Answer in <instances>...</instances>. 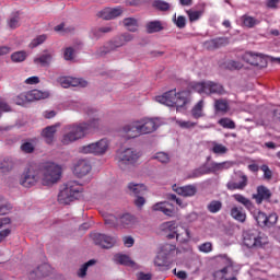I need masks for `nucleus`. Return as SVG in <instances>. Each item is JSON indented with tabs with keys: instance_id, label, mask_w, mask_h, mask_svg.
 <instances>
[{
	"instance_id": "1",
	"label": "nucleus",
	"mask_w": 280,
	"mask_h": 280,
	"mask_svg": "<svg viewBox=\"0 0 280 280\" xmlns=\"http://www.w3.org/2000/svg\"><path fill=\"white\" fill-rule=\"evenodd\" d=\"M101 124L100 118H92L88 122L66 126V132L61 138L62 145H70V143H75L79 139H84L91 130H97Z\"/></svg>"
},
{
	"instance_id": "2",
	"label": "nucleus",
	"mask_w": 280,
	"mask_h": 280,
	"mask_svg": "<svg viewBox=\"0 0 280 280\" xmlns=\"http://www.w3.org/2000/svg\"><path fill=\"white\" fill-rule=\"evenodd\" d=\"M60 176H62V167L54 162H47L43 167L42 184L46 187L56 185Z\"/></svg>"
},
{
	"instance_id": "3",
	"label": "nucleus",
	"mask_w": 280,
	"mask_h": 280,
	"mask_svg": "<svg viewBox=\"0 0 280 280\" xmlns=\"http://www.w3.org/2000/svg\"><path fill=\"white\" fill-rule=\"evenodd\" d=\"M243 244L247 248H264L267 241L264 238V234L257 229H249L243 232Z\"/></svg>"
},
{
	"instance_id": "4",
	"label": "nucleus",
	"mask_w": 280,
	"mask_h": 280,
	"mask_svg": "<svg viewBox=\"0 0 280 280\" xmlns=\"http://www.w3.org/2000/svg\"><path fill=\"white\" fill-rule=\"evenodd\" d=\"M80 184L78 182H68L58 195L60 205H71L80 196Z\"/></svg>"
},
{
	"instance_id": "5",
	"label": "nucleus",
	"mask_w": 280,
	"mask_h": 280,
	"mask_svg": "<svg viewBox=\"0 0 280 280\" xmlns=\"http://www.w3.org/2000/svg\"><path fill=\"white\" fill-rule=\"evenodd\" d=\"M139 159H141V152L132 148L126 149L118 154V167L126 172V170L135 167L139 163Z\"/></svg>"
},
{
	"instance_id": "6",
	"label": "nucleus",
	"mask_w": 280,
	"mask_h": 280,
	"mask_svg": "<svg viewBox=\"0 0 280 280\" xmlns=\"http://www.w3.org/2000/svg\"><path fill=\"white\" fill-rule=\"evenodd\" d=\"M109 145L110 142L108 139L104 138L96 142L81 147L80 152H82V154H94V156H102L108 152Z\"/></svg>"
},
{
	"instance_id": "7",
	"label": "nucleus",
	"mask_w": 280,
	"mask_h": 280,
	"mask_svg": "<svg viewBox=\"0 0 280 280\" xmlns=\"http://www.w3.org/2000/svg\"><path fill=\"white\" fill-rule=\"evenodd\" d=\"M47 97H49V94L47 92H43L39 90H32L30 92L22 93V94L15 96L14 103L18 106H25V104H27L30 102H36L38 100H45Z\"/></svg>"
},
{
	"instance_id": "8",
	"label": "nucleus",
	"mask_w": 280,
	"mask_h": 280,
	"mask_svg": "<svg viewBox=\"0 0 280 280\" xmlns=\"http://www.w3.org/2000/svg\"><path fill=\"white\" fill-rule=\"evenodd\" d=\"M40 179V171L36 168V166H28L27 168L24 170L20 177V185L22 187H34L36 183Z\"/></svg>"
},
{
	"instance_id": "9",
	"label": "nucleus",
	"mask_w": 280,
	"mask_h": 280,
	"mask_svg": "<svg viewBox=\"0 0 280 280\" xmlns=\"http://www.w3.org/2000/svg\"><path fill=\"white\" fill-rule=\"evenodd\" d=\"M254 219L256 220L258 226H267L268 229H270L275 226V224H277V222L279 221V215L277 214V212H272L267 215L266 212H261L260 210H258L256 213H254Z\"/></svg>"
},
{
	"instance_id": "10",
	"label": "nucleus",
	"mask_w": 280,
	"mask_h": 280,
	"mask_svg": "<svg viewBox=\"0 0 280 280\" xmlns=\"http://www.w3.org/2000/svg\"><path fill=\"white\" fill-rule=\"evenodd\" d=\"M119 47H124V42L120 35L115 37L114 39L108 40L107 43H105V45L98 47L96 50V56H100L102 58L104 56H107V54L117 51Z\"/></svg>"
},
{
	"instance_id": "11",
	"label": "nucleus",
	"mask_w": 280,
	"mask_h": 280,
	"mask_svg": "<svg viewBox=\"0 0 280 280\" xmlns=\"http://www.w3.org/2000/svg\"><path fill=\"white\" fill-rule=\"evenodd\" d=\"M93 243L95 246H100L101 248H113L115 244H117V238L115 236L102 234V233H93L91 234Z\"/></svg>"
},
{
	"instance_id": "12",
	"label": "nucleus",
	"mask_w": 280,
	"mask_h": 280,
	"mask_svg": "<svg viewBox=\"0 0 280 280\" xmlns=\"http://www.w3.org/2000/svg\"><path fill=\"white\" fill-rule=\"evenodd\" d=\"M242 60L247 62V65H252L253 67H259L264 69V67L268 66V61L266 60L265 56L261 54H255L253 51H247L242 56Z\"/></svg>"
},
{
	"instance_id": "13",
	"label": "nucleus",
	"mask_w": 280,
	"mask_h": 280,
	"mask_svg": "<svg viewBox=\"0 0 280 280\" xmlns=\"http://www.w3.org/2000/svg\"><path fill=\"white\" fill-rule=\"evenodd\" d=\"M252 198L255 200L256 205H261V202H268V200L272 198V192L268 187L260 185L256 188V194H253Z\"/></svg>"
},
{
	"instance_id": "14",
	"label": "nucleus",
	"mask_w": 280,
	"mask_h": 280,
	"mask_svg": "<svg viewBox=\"0 0 280 280\" xmlns=\"http://www.w3.org/2000/svg\"><path fill=\"white\" fill-rule=\"evenodd\" d=\"M138 128L140 129V135H150L159 128L156 121L152 118H145L138 120Z\"/></svg>"
},
{
	"instance_id": "15",
	"label": "nucleus",
	"mask_w": 280,
	"mask_h": 280,
	"mask_svg": "<svg viewBox=\"0 0 280 280\" xmlns=\"http://www.w3.org/2000/svg\"><path fill=\"white\" fill-rule=\"evenodd\" d=\"M121 14H124V10L121 9V7H117V8H106L103 11L98 12L97 16H100V19H103L104 21H112V19H117V16H121Z\"/></svg>"
},
{
	"instance_id": "16",
	"label": "nucleus",
	"mask_w": 280,
	"mask_h": 280,
	"mask_svg": "<svg viewBox=\"0 0 280 280\" xmlns=\"http://www.w3.org/2000/svg\"><path fill=\"white\" fill-rule=\"evenodd\" d=\"M173 191L178 194V196H184V198H191L198 194V188L195 185H186L178 187L176 184L173 185Z\"/></svg>"
},
{
	"instance_id": "17",
	"label": "nucleus",
	"mask_w": 280,
	"mask_h": 280,
	"mask_svg": "<svg viewBox=\"0 0 280 280\" xmlns=\"http://www.w3.org/2000/svg\"><path fill=\"white\" fill-rule=\"evenodd\" d=\"M153 211H161L168 218H174V215H176V209L174 208V205L170 203L168 201L155 203L153 206Z\"/></svg>"
},
{
	"instance_id": "18",
	"label": "nucleus",
	"mask_w": 280,
	"mask_h": 280,
	"mask_svg": "<svg viewBox=\"0 0 280 280\" xmlns=\"http://www.w3.org/2000/svg\"><path fill=\"white\" fill-rule=\"evenodd\" d=\"M60 125H52V126H47L42 130V137L48 145H51L54 143V139L56 137V132H58V127Z\"/></svg>"
},
{
	"instance_id": "19",
	"label": "nucleus",
	"mask_w": 280,
	"mask_h": 280,
	"mask_svg": "<svg viewBox=\"0 0 280 280\" xmlns=\"http://www.w3.org/2000/svg\"><path fill=\"white\" fill-rule=\"evenodd\" d=\"M230 43H231V39L229 37H217L206 42V47L210 51H213V49H220L221 47H226V45H229Z\"/></svg>"
},
{
	"instance_id": "20",
	"label": "nucleus",
	"mask_w": 280,
	"mask_h": 280,
	"mask_svg": "<svg viewBox=\"0 0 280 280\" xmlns=\"http://www.w3.org/2000/svg\"><path fill=\"white\" fill-rule=\"evenodd\" d=\"M176 100V90H171L168 92H165L161 96H156L155 101L159 102V104H164V106H171L174 107Z\"/></svg>"
},
{
	"instance_id": "21",
	"label": "nucleus",
	"mask_w": 280,
	"mask_h": 280,
	"mask_svg": "<svg viewBox=\"0 0 280 280\" xmlns=\"http://www.w3.org/2000/svg\"><path fill=\"white\" fill-rule=\"evenodd\" d=\"M91 172V163L86 160H79L74 164V174L82 178V176H86Z\"/></svg>"
},
{
	"instance_id": "22",
	"label": "nucleus",
	"mask_w": 280,
	"mask_h": 280,
	"mask_svg": "<svg viewBox=\"0 0 280 280\" xmlns=\"http://www.w3.org/2000/svg\"><path fill=\"white\" fill-rule=\"evenodd\" d=\"M124 132H126L128 139H137L141 137V130L139 129V122L135 121L124 127Z\"/></svg>"
},
{
	"instance_id": "23",
	"label": "nucleus",
	"mask_w": 280,
	"mask_h": 280,
	"mask_svg": "<svg viewBox=\"0 0 280 280\" xmlns=\"http://www.w3.org/2000/svg\"><path fill=\"white\" fill-rule=\"evenodd\" d=\"M14 165H16V162H14V159L12 158H4L2 161H0V176L10 174V172L14 170Z\"/></svg>"
},
{
	"instance_id": "24",
	"label": "nucleus",
	"mask_w": 280,
	"mask_h": 280,
	"mask_svg": "<svg viewBox=\"0 0 280 280\" xmlns=\"http://www.w3.org/2000/svg\"><path fill=\"white\" fill-rule=\"evenodd\" d=\"M128 191L130 196H145V192L148 191V187H145L143 184H135V183H129L128 186Z\"/></svg>"
},
{
	"instance_id": "25",
	"label": "nucleus",
	"mask_w": 280,
	"mask_h": 280,
	"mask_svg": "<svg viewBox=\"0 0 280 280\" xmlns=\"http://www.w3.org/2000/svg\"><path fill=\"white\" fill-rule=\"evenodd\" d=\"M240 178L242 179L240 183L229 182L226 184V188L230 191H235V189H240V190L246 189V187L248 186V176L241 174Z\"/></svg>"
},
{
	"instance_id": "26",
	"label": "nucleus",
	"mask_w": 280,
	"mask_h": 280,
	"mask_svg": "<svg viewBox=\"0 0 280 280\" xmlns=\"http://www.w3.org/2000/svg\"><path fill=\"white\" fill-rule=\"evenodd\" d=\"M119 222V229H130L131 226H135V223L137 220L135 217L130 213H125L118 218Z\"/></svg>"
},
{
	"instance_id": "27",
	"label": "nucleus",
	"mask_w": 280,
	"mask_h": 280,
	"mask_svg": "<svg viewBox=\"0 0 280 280\" xmlns=\"http://www.w3.org/2000/svg\"><path fill=\"white\" fill-rule=\"evenodd\" d=\"M163 30H165L163 22L159 20L150 21L145 24L147 34H158L159 32H163Z\"/></svg>"
},
{
	"instance_id": "28",
	"label": "nucleus",
	"mask_w": 280,
	"mask_h": 280,
	"mask_svg": "<svg viewBox=\"0 0 280 280\" xmlns=\"http://www.w3.org/2000/svg\"><path fill=\"white\" fill-rule=\"evenodd\" d=\"M52 60H54V55L51 52H47V50H45V54H43L39 57H36L34 59V63L40 65V67H49L51 65Z\"/></svg>"
},
{
	"instance_id": "29",
	"label": "nucleus",
	"mask_w": 280,
	"mask_h": 280,
	"mask_svg": "<svg viewBox=\"0 0 280 280\" xmlns=\"http://www.w3.org/2000/svg\"><path fill=\"white\" fill-rule=\"evenodd\" d=\"M114 261L119 264L120 266H129L130 268H135V260L130 259V256L126 254H116L114 256Z\"/></svg>"
},
{
	"instance_id": "30",
	"label": "nucleus",
	"mask_w": 280,
	"mask_h": 280,
	"mask_svg": "<svg viewBox=\"0 0 280 280\" xmlns=\"http://www.w3.org/2000/svg\"><path fill=\"white\" fill-rule=\"evenodd\" d=\"M233 165L231 162H212L208 167V174H215V172H222V170H229Z\"/></svg>"
},
{
	"instance_id": "31",
	"label": "nucleus",
	"mask_w": 280,
	"mask_h": 280,
	"mask_svg": "<svg viewBox=\"0 0 280 280\" xmlns=\"http://www.w3.org/2000/svg\"><path fill=\"white\" fill-rule=\"evenodd\" d=\"M231 215L237 222H242V223L246 222V212L242 207H237V206L233 207L231 209Z\"/></svg>"
},
{
	"instance_id": "32",
	"label": "nucleus",
	"mask_w": 280,
	"mask_h": 280,
	"mask_svg": "<svg viewBox=\"0 0 280 280\" xmlns=\"http://www.w3.org/2000/svg\"><path fill=\"white\" fill-rule=\"evenodd\" d=\"M233 198L236 202H240V205H244L248 211H255V205L253 203V201H250V199L246 198L244 195L235 194L233 195Z\"/></svg>"
},
{
	"instance_id": "33",
	"label": "nucleus",
	"mask_w": 280,
	"mask_h": 280,
	"mask_svg": "<svg viewBox=\"0 0 280 280\" xmlns=\"http://www.w3.org/2000/svg\"><path fill=\"white\" fill-rule=\"evenodd\" d=\"M49 268L48 265H40L37 269L30 272V279H40V277H47L48 272L47 269Z\"/></svg>"
},
{
	"instance_id": "34",
	"label": "nucleus",
	"mask_w": 280,
	"mask_h": 280,
	"mask_svg": "<svg viewBox=\"0 0 280 280\" xmlns=\"http://www.w3.org/2000/svg\"><path fill=\"white\" fill-rule=\"evenodd\" d=\"M122 25H125L128 32H137L139 30V21L135 18L125 19Z\"/></svg>"
},
{
	"instance_id": "35",
	"label": "nucleus",
	"mask_w": 280,
	"mask_h": 280,
	"mask_svg": "<svg viewBox=\"0 0 280 280\" xmlns=\"http://www.w3.org/2000/svg\"><path fill=\"white\" fill-rule=\"evenodd\" d=\"M241 21L244 27H248L249 30L261 23L258 19L246 14L241 18Z\"/></svg>"
},
{
	"instance_id": "36",
	"label": "nucleus",
	"mask_w": 280,
	"mask_h": 280,
	"mask_svg": "<svg viewBox=\"0 0 280 280\" xmlns=\"http://www.w3.org/2000/svg\"><path fill=\"white\" fill-rule=\"evenodd\" d=\"M205 108V101H199L191 109V116L194 119H200V117H205V113L202 109Z\"/></svg>"
},
{
	"instance_id": "37",
	"label": "nucleus",
	"mask_w": 280,
	"mask_h": 280,
	"mask_svg": "<svg viewBox=\"0 0 280 280\" xmlns=\"http://www.w3.org/2000/svg\"><path fill=\"white\" fill-rule=\"evenodd\" d=\"M104 222L109 229H119V218L114 214H105Z\"/></svg>"
},
{
	"instance_id": "38",
	"label": "nucleus",
	"mask_w": 280,
	"mask_h": 280,
	"mask_svg": "<svg viewBox=\"0 0 280 280\" xmlns=\"http://www.w3.org/2000/svg\"><path fill=\"white\" fill-rule=\"evenodd\" d=\"M214 109L217 113H228L229 102L224 98H219L214 101Z\"/></svg>"
},
{
	"instance_id": "39",
	"label": "nucleus",
	"mask_w": 280,
	"mask_h": 280,
	"mask_svg": "<svg viewBox=\"0 0 280 280\" xmlns=\"http://www.w3.org/2000/svg\"><path fill=\"white\" fill-rule=\"evenodd\" d=\"M217 258L222 259L223 264H225V267L221 269L220 272H222V275H226L229 270L233 268V260H231L226 254H221L217 256Z\"/></svg>"
},
{
	"instance_id": "40",
	"label": "nucleus",
	"mask_w": 280,
	"mask_h": 280,
	"mask_svg": "<svg viewBox=\"0 0 280 280\" xmlns=\"http://www.w3.org/2000/svg\"><path fill=\"white\" fill-rule=\"evenodd\" d=\"M205 174H209V168L207 167V165H202L198 168L192 170L188 174V178H200V176H205Z\"/></svg>"
},
{
	"instance_id": "41",
	"label": "nucleus",
	"mask_w": 280,
	"mask_h": 280,
	"mask_svg": "<svg viewBox=\"0 0 280 280\" xmlns=\"http://www.w3.org/2000/svg\"><path fill=\"white\" fill-rule=\"evenodd\" d=\"M242 67H244V65H242V62L235 61V60H228V61L223 62V69H226L228 71L240 70V69H242Z\"/></svg>"
},
{
	"instance_id": "42",
	"label": "nucleus",
	"mask_w": 280,
	"mask_h": 280,
	"mask_svg": "<svg viewBox=\"0 0 280 280\" xmlns=\"http://www.w3.org/2000/svg\"><path fill=\"white\" fill-rule=\"evenodd\" d=\"M174 106H176L177 110L178 108H183L187 104V96L184 92L176 93L175 94V101Z\"/></svg>"
},
{
	"instance_id": "43",
	"label": "nucleus",
	"mask_w": 280,
	"mask_h": 280,
	"mask_svg": "<svg viewBox=\"0 0 280 280\" xmlns=\"http://www.w3.org/2000/svg\"><path fill=\"white\" fill-rule=\"evenodd\" d=\"M207 210L209 213H219V211H222V201L220 200H212L207 206Z\"/></svg>"
},
{
	"instance_id": "44",
	"label": "nucleus",
	"mask_w": 280,
	"mask_h": 280,
	"mask_svg": "<svg viewBox=\"0 0 280 280\" xmlns=\"http://www.w3.org/2000/svg\"><path fill=\"white\" fill-rule=\"evenodd\" d=\"M212 145L211 152H213V154H226L229 152V148L224 147V144L212 142Z\"/></svg>"
},
{
	"instance_id": "45",
	"label": "nucleus",
	"mask_w": 280,
	"mask_h": 280,
	"mask_svg": "<svg viewBox=\"0 0 280 280\" xmlns=\"http://www.w3.org/2000/svg\"><path fill=\"white\" fill-rule=\"evenodd\" d=\"M27 58V52L24 50L15 51L11 55L12 62H24Z\"/></svg>"
},
{
	"instance_id": "46",
	"label": "nucleus",
	"mask_w": 280,
	"mask_h": 280,
	"mask_svg": "<svg viewBox=\"0 0 280 280\" xmlns=\"http://www.w3.org/2000/svg\"><path fill=\"white\" fill-rule=\"evenodd\" d=\"M152 5L155 10H160V12H167L170 10V4L163 0H154Z\"/></svg>"
},
{
	"instance_id": "47",
	"label": "nucleus",
	"mask_w": 280,
	"mask_h": 280,
	"mask_svg": "<svg viewBox=\"0 0 280 280\" xmlns=\"http://www.w3.org/2000/svg\"><path fill=\"white\" fill-rule=\"evenodd\" d=\"M224 93H226V91L222 84L211 82V95H224Z\"/></svg>"
},
{
	"instance_id": "48",
	"label": "nucleus",
	"mask_w": 280,
	"mask_h": 280,
	"mask_svg": "<svg viewBox=\"0 0 280 280\" xmlns=\"http://www.w3.org/2000/svg\"><path fill=\"white\" fill-rule=\"evenodd\" d=\"M220 126H222V128H228L229 130H235L236 126H235V121H233L230 118H221L219 120Z\"/></svg>"
},
{
	"instance_id": "49",
	"label": "nucleus",
	"mask_w": 280,
	"mask_h": 280,
	"mask_svg": "<svg viewBox=\"0 0 280 280\" xmlns=\"http://www.w3.org/2000/svg\"><path fill=\"white\" fill-rule=\"evenodd\" d=\"M153 159L159 161L160 163H170V154L165 152H158Z\"/></svg>"
},
{
	"instance_id": "50",
	"label": "nucleus",
	"mask_w": 280,
	"mask_h": 280,
	"mask_svg": "<svg viewBox=\"0 0 280 280\" xmlns=\"http://www.w3.org/2000/svg\"><path fill=\"white\" fill-rule=\"evenodd\" d=\"M63 58L65 60H73L75 58V49L73 47H68L63 51Z\"/></svg>"
},
{
	"instance_id": "51",
	"label": "nucleus",
	"mask_w": 280,
	"mask_h": 280,
	"mask_svg": "<svg viewBox=\"0 0 280 280\" xmlns=\"http://www.w3.org/2000/svg\"><path fill=\"white\" fill-rule=\"evenodd\" d=\"M174 23L176 27H178L179 30H184V27L187 25V19H185V16L183 15H178L177 19H174Z\"/></svg>"
},
{
	"instance_id": "52",
	"label": "nucleus",
	"mask_w": 280,
	"mask_h": 280,
	"mask_svg": "<svg viewBox=\"0 0 280 280\" xmlns=\"http://www.w3.org/2000/svg\"><path fill=\"white\" fill-rule=\"evenodd\" d=\"M89 82L84 81L83 79H75V78H70V86H88Z\"/></svg>"
},
{
	"instance_id": "53",
	"label": "nucleus",
	"mask_w": 280,
	"mask_h": 280,
	"mask_svg": "<svg viewBox=\"0 0 280 280\" xmlns=\"http://www.w3.org/2000/svg\"><path fill=\"white\" fill-rule=\"evenodd\" d=\"M154 264L155 266H158L159 268H164V266H167V258L162 256L161 254L158 255L154 259Z\"/></svg>"
},
{
	"instance_id": "54",
	"label": "nucleus",
	"mask_w": 280,
	"mask_h": 280,
	"mask_svg": "<svg viewBox=\"0 0 280 280\" xmlns=\"http://www.w3.org/2000/svg\"><path fill=\"white\" fill-rule=\"evenodd\" d=\"M177 126H179V128H184V129H189V128H196L197 122H191L189 120H177L176 121Z\"/></svg>"
},
{
	"instance_id": "55",
	"label": "nucleus",
	"mask_w": 280,
	"mask_h": 280,
	"mask_svg": "<svg viewBox=\"0 0 280 280\" xmlns=\"http://www.w3.org/2000/svg\"><path fill=\"white\" fill-rule=\"evenodd\" d=\"M21 150H22V152H25V154H32V152H34L35 148L32 142H24L21 145Z\"/></svg>"
},
{
	"instance_id": "56",
	"label": "nucleus",
	"mask_w": 280,
	"mask_h": 280,
	"mask_svg": "<svg viewBox=\"0 0 280 280\" xmlns=\"http://www.w3.org/2000/svg\"><path fill=\"white\" fill-rule=\"evenodd\" d=\"M198 248L200 253H211V250H213V244H211V242H206L199 245Z\"/></svg>"
},
{
	"instance_id": "57",
	"label": "nucleus",
	"mask_w": 280,
	"mask_h": 280,
	"mask_svg": "<svg viewBox=\"0 0 280 280\" xmlns=\"http://www.w3.org/2000/svg\"><path fill=\"white\" fill-rule=\"evenodd\" d=\"M163 229L164 231H170L171 233H173L174 231H176V229H178V225L176 224V221H168L163 224Z\"/></svg>"
},
{
	"instance_id": "58",
	"label": "nucleus",
	"mask_w": 280,
	"mask_h": 280,
	"mask_svg": "<svg viewBox=\"0 0 280 280\" xmlns=\"http://www.w3.org/2000/svg\"><path fill=\"white\" fill-rule=\"evenodd\" d=\"M19 21H21V18H19V15L12 16V18L8 21V25H9V27H10V30H16V27H19Z\"/></svg>"
},
{
	"instance_id": "59",
	"label": "nucleus",
	"mask_w": 280,
	"mask_h": 280,
	"mask_svg": "<svg viewBox=\"0 0 280 280\" xmlns=\"http://www.w3.org/2000/svg\"><path fill=\"white\" fill-rule=\"evenodd\" d=\"M47 40V35H39L35 39L32 40L31 47H38V45H43Z\"/></svg>"
},
{
	"instance_id": "60",
	"label": "nucleus",
	"mask_w": 280,
	"mask_h": 280,
	"mask_svg": "<svg viewBox=\"0 0 280 280\" xmlns=\"http://www.w3.org/2000/svg\"><path fill=\"white\" fill-rule=\"evenodd\" d=\"M188 16L190 23H194L195 21H198L200 16H202V11H188Z\"/></svg>"
},
{
	"instance_id": "61",
	"label": "nucleus",
	"mask_w": 280,
	"mask_h": 280,
	"mask_svg": "<svg viewBox=\"0 0 280 280\" xmlns=\"http://www.w3.org/2000/svg\"><path fill=\"white\" fill-rule=\"evenodd\" d=\"M58 82L63 89H69L71 86V77H60Z\"/></svg>"
},
{
	"instance_id": "62",
	"label": "nucleus",
	"mask_w": 280,
	"mask_h": 280,
	"mask_svg": "<svg viewBox=\"0 0 280 280\" xmlns=\"http://www.w3.org/2000/svg\"><path fill=\"white\" fill-rule=\"evenodd\" d=\"M102 32L100 31V28H92L90 32V37L92 38V40H100V38H102Z\"/></svg>"
},
{
	"instance_id": "63",
	"label": "nucleus",
	"mask_w": 280,
	"mask_h": 280,
	"mask_svg": "<svg viewBox=\"0 0 280 280\" xmlns=\"http://www.w3.org/2000/svg\"><path fill=\"white\" fill-rule=\"evenodd\" d=\"M12 206L10 203H4V201L0 205V215H8Z\"/></svg>"
},
{
	"instance_id": "64",
	"label": "nucleus",
	"mask_w": 280,
	"mask_h": 280,
	"mask_svg": "<svg viewBox=\"0 0 280 280\" xmlns=\"http://www.w3.org/2000/svg\"><path fill=\"white\" fill-rule=\"evenodd\" d=\"M138 280H152V273H145L143 271H140L137 273Z\"/></svg>"
}]
</instances>
